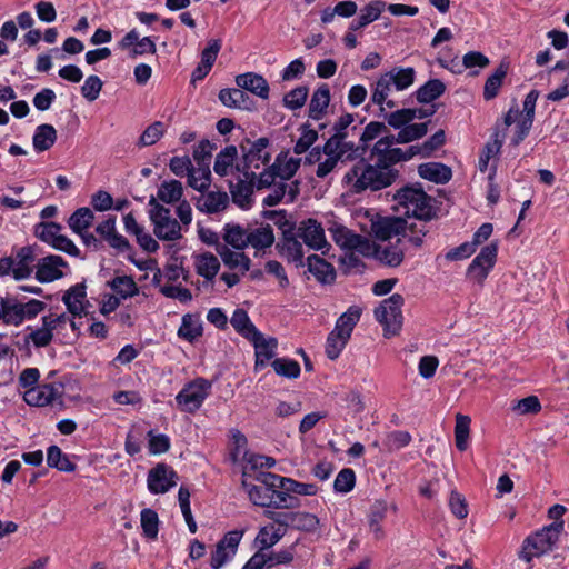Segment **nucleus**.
<instances>
[{"instance_id": "57", "label": "nucleus", "mask_w": 569, "mask_h": 569, "mask_svg": "<svg viewBox=\"0 0 569 569\" xmlns=\"http://www.w3.org/2000/svg\"><path fill=\"white\" fill-rule=\"evenodd\" d=\"M503 140L499 137V133L496 132L493 134L492 141H489L483 147L481 154L479 157V170L485 172L488 169V163L491 158L496 157L502 147Z\"/></svg>"}, {"instance_id": "19", "label": "nucleus", "mask_w": 569, "mask_h": 569, "mask_svg": "<svg viewBox=\"0 0 569 569\" xmlns=\"http://www.w3.org/2000/svg\"><path fill=\"white\" fill-rule=\"evenodd\" d=\"M59 396V388L51 383H44L28 389L24 392L23 399L30 406L44 407L52 403V401Z\"/></svg>"}, {"instance_id": "50", "label": "nucleus", "mask_w": 569, "mask_h": 569, "mask_svg": "<svg viewBox=\"0 0 569 569\" xmlns=\"http://www.w3.org/2000/svg\"><path fill=\"white\" fill-rule=\"evenodd\" d=\"M428 220H416L413 222L407 221V228L401 232V237L415 248H420L423 243V237L428 233L426 222Z\"/></svg>"}, {"instance_id": "24", "label": "nucleus", "mask_w": 569, "mask_h": 569, "mask_svg": "<svg viewBox=\"0 0 569 569\" xmlns=\"http://www.w3.org/2000/svg\"><path fill=\"white\" fill-rule=\"evenodd\" d=\"M309 272L321 283H331L336 279V271L331 263L327 262L317 254L307 258Z\"/></svg>"}, {"instance_id": "33", "label": "nucleus", "mask_w": 569, "mask_h": 569, "mask_svg": "<svg viewBox=\"0 0 569 569\" xmlns=\"http://www.w3.org/2000/svg\"><path fill=\"white\" fill-rule=\"evenodd\" d=\"M260 557L263 560V565L266 569H271L278 565H289L293 561L295 558V547L291 546L286 549H281L279 551H273L272 549L258 550Z\"/></svg>"}, {"instance_id": "2", "label": "nucleus", "mask_w": 569, "mask_h": 569, "mask_svg": "<svg viewBox=\"0 0 569 569\" xmlns=\"http://www.w3.org/2000/svg\"><path fill=\"white\" fill-rule=\"evenodd\" d=\"M360 317L361 309L357 306H352L338 318L326 342V355L329 359L335 360L339 357L350 339L353 328L360 320Z\"/></svg>"}, {"instance_id": "45", "label": "nucleus", "mask_w": 569, "mask_h": 569, "mask_svg": "<svg viewBox=\"0 0 569 569\" xmlns=\"http://www.w3.org/2000/svg\"><path fill=\"white\" fill-rule=\"evenodd\" d=\"M47 463L49 467L63 472H72L76 470V465L70 461L68 456L63 453L58 446L54 445L48 448Z\"/></svg>"}, {"instance_id": "34", "label": "nucleus", "mask_w": 569, "mask_h": 569, "mask_svg": "<svg viewBox=\"0 0 569 569\" xmlns=\"http://www.w3.org/2000/svg\"><path fill=\"white\" fill-rule=\"evenodd\" d=\"M269 143H270L269 139L266 137H262V138H259L256 141H253L248 150H246L244 147L241 146V148L244 152L243 158H244L247 169L250 168V163L253 160H259L263 164H267L270 161L271 156L269 152L266 151Z\"/></svg>"}, {"instance_id": "32", "label": "nucleus", "mask_w": 569, "mask_h": 569, "mask_svg": "<svg viewBox=\"0 0 569 569\" xmlns=\"http://www.w3.org/2000/svg\"><path fill=\"white\" fill-rule=\"evenodd\" d=\"M229 198L226 192H208L206 196L199 198L197 208L207 213H216L224 210L228 207Z\"/></svg>"}, {"instance_id": "26", "label": "nucleus", "mask_w": 569, "mask_h": 569, "mask_svg": "<svg viewBox=\"0 0 569 569\" xmlns=\"http://www.w3.org/2000/svg\"><path fill=\"white\" fill-rule=\"evenodd\" d=\"M330 102V89L329 86L322 83L318 87V89L312 93L310 103H309V117L313 120H320L329 106Z\"/></svg>"}, {"instance_id": "8", "label": "nucleus", "mask_w": 569, "mask_h": 569, "mask_svg": "<svg viewBox=\"0 0 569 569\" xmlns=\"http://www.w3.org/2000/svg\"><path fill=\"white\" fill-rule=\"evenodd\" d=\"M348 134L333 133L323 144V154H336L343 162L352 161L357 158H362L367 151V146L360 142L356 144L347 140Z\"/></svg>"}, {"instance_id": "25", "label": "nucleus", "mask_w": 569, "mask_h": 569, "mask_svg": "<svg viewBox=\"0 0 569 569\" xmlns=\"http://www.w3.org/2000/svg\"><path fill=\"white\" fill-rule=\"evenodd\" d=\"M418 173L421 178L435 183H446L451 177V169L440 162L422 163L418 167Z\"/></svg>"}, {"instance_id": "1", "label": "nucleus", "mask_w": 569, "mask_h": 569, "mask_svg": "<svg viewBox=\"0 0 569 569\" xmlns=\"http://www.w3.org/2000/svg\"><path fill=\"white\" fill-rule=\"evenodd\" d=\"M403 161L402 149L393 148L373 164L360 159L343 176V183L353 193L365 190L378 191L391 186L399 176V171L392 168L393 164Z\"/></svg>"}, {"instance_id": "4", "label": "nucleus", "mask_w": 569, "mask_h": 569, "mask_svg": "<svg viewBox=\"0 0 569 569\" xmlns=\"http://www.w3.org/2000/svg\"><path fill=\"white\" fill-rule=\"evenodd\" d=\"M563 530V521L552 522L526 538L520 551V558L529 562L535 557L552 550Z\"/></svg>"}, {"instance_id": "13", "label": "nucleus", "mask_w": 569, "mask_h": 569, "mask_svg": "<svg viewBox=\"0 0 569 569\" xmlns=\"http://www.w3.org/2000/svg\"><path fill=\"white\" fill-rule=\"evenodd\" d=\"M276 248L281 257L295 263L297 268L305 266L302 243L296 232L284 230Z\"/></svg>"}, {"instance_id": "43", "label": "nucleus", "mask_w": 569, "mask_h": 569, "mask_svg": "<svg viewBox=\"0 0 569 569\" xmlns=\"http://www.w3.org/2000/svg\"><path fill=\"white\" fill-rule=\"evenodd\" d=\"M196 268L201 277L212 280L220 269V262L214 254L206 252L196 258Z\"/></svg>"}, {"instance_id": "63", "label": "nucleus", "mask_w": 569, "mask_h": 569, "mask_svg": "<svg viewBox=\"0 0 569 569\" xmlns=\"http://www.w3.org/2000/svg\"><path fill=\"white\" fill-rule=\"evenodd\" d=\"M390 77L382 74L376 82V86L371 94V101L380 106L381 111H383L382 104L385 103L391 90L392 83L390 82Z\"/></svg>"}, {"instance_id": "35", "label": "nucleus", "mask_w": 569, "mask_h": 569, "mask_svg": "<svg viewBox=\"0 0 569 569\" xmlns=\"http://www.w3.org/2000/svg\"><path fill=\"white\" fill-rule=\"evenodd\" d=\"M283 538V529L276 528L274 523H269L259 529V532L256 537V545L258 546V550H267L271 549L274 545H277Z\"/></svg>"}, {"instance_id": "3", "label": "nucleus", "mask_w": 569, "mask_h": 569, "mask_svg": "<svg viewBox=\"0 0 569 569\" xmlns=\"http://www.w3.org/2000/svg\"><path fill=\"white\" fill-rule=\"evenodd\" d=\"M395 200L405 210L407 217H413L416 220H431L436 216L431 197L420 188L405 187L395 194Z\"/></svg>"}, {"instance_id": "61", "label": "nucleus", "mask_w": 569, "mask_h": 569, "mask_svg": "<svg viewBox=\"0 0 569 569\" xmlns=\"http://www.w3.org/2000/svg\"><path fill=\"white\" fill-rule=\"evenodd\" d=\"M277 375L286 378H297L300 375V366L296 360L278 358L271 363Z\"/></svg>"}, {"instance_id": "12", "label": "nucleus", "mask_w": 569, "mask_h": 569, "mask_svg": "<svg viewBox=\"0 0 569 569\" xmlns=\"http://www.w3.org/2000/svg\"><path fill=\"white\" fill-rule=\"evenodd\" d=\"M178 475L169 466L158 463L148 473V489L154 495L166 493L177 485Z\"/></svg>"}, {"instance_id": "58", "label": "nucleus", "mask_w": 569, "mask_h": 569, "mask_svg": "<svg viewBox=\"0 0 569 569\" xmlns=\"http://www.w3.org/2000/svg\"><path fill=\"white\" fill-rule=\"evenodd\" d=\"M166 131L164 123L161 121H156L148 126L139 138L138 146L139 147H148L158 142Z\"/></svg>"}, {"instance_id": "27", "label": "nucleus", "mask_w": 569, "mask_h": 569, "mask_svg": "<svg viewBox=\"0 0 569 569\" xmlns=\"http://www.w3.org/2000/svg\"><path fill=\"white\" fill-rule=\"evenodd\" d=\"M509 70V62L501 61L500 64L496 68V70L490 74L483 87V99L486 101H490L496 98L499 93V90L503 83V79L506 78Z\"/></svg>"}, {"instance_id": "38", "label": "nucleus", "mask_w": 569, "mask_h": 569, "mask_svg": "<svg viewBox=\"0 0 569 569\" xmlns=\"http://www.w3.org/2000/svg\"><path fill=\"white\" fill-rule=\"evenodd\" d=\"M238 157V150L234 146H227L216 157L213 164L214 172L220 177L229 174Z\"/></svg>"}, {"instance_id": "49", "label": "nucleus", "mask_w": 569, "mask_h": 569, "mask_svg": "<svg viewBox=\"0 0 569 569\" xmlns=\"http://www.w3.org/2000/svg\"><path fill=\"white\" fill-rule=\"evenodd\" d=\"M300 162L301 159L299 158H287L286 156L279 154L272 167L279 178L290 180L298 171Z\"/></svg>"}, {"instance_id": "64", "label": "nucleus", "mask_w": 569, "mask_h": 569, "mask_svg": "<svg viewBox=\"0 0 569 569\" xmlns=\"http://www.w3.org/2000/svg\"><path fill=\"white\" fill-rule=\"evenodd\" d=\"M356 483V473L350 468H345L337 475L333 488L337 492L347 493L351 491Z\"/></svg>"}, {"instance_id": "6", "label": "nucleus", "mask_w": 569, "mask_h": 569, "mask_svg": "<svg viewBox=\"0 0 569 569\" xmlns=\"http://www.w3.org/2000/svg\"><path fill=\"white\" fill-rule=\"evenodd\" d=\"M405 299L400 293H393L385 299L375 310V317L385 328V336L396 335L402 325L401 307Z\"/></svg>"}, {"instance_id": "9", "label": "nucleus", "mask_w": 569, "mask_h": 569, "mask_svg": "<svg viewBox=\"0 0 569 569\" xmlns=\"http://www.w3.org/2000/svg\"><path fill=\"white\" fill-rule=\"evenodd\" d=\"M498 253L497 243L483 247L467 269V278L482 286L490 270L493 268Z\"/></svg>"}, {"instance_id": "53", "label": "nucleus", "mask_w": 569, "mask_h": 569, "mask_svg": "<svg viewBox=\"0 0 569 569\" xmlns=\"http://www.w3.org/2000/svg\"><path fill=\"white\" fill-rule=\"evenodd\" d=\"M385 74L391 78L390 82L396 87L397 90H405L413 83L416 71L411 67L393 68Z\"/></svg>"}, {"instance_id": "17", "label": "nucleus", "mask_w": 569, "mask_h": 569, "mask_svg": "<svg viewBox=\"0 0 569 569\" xmlns=\"http://www.w3.org/2000/svg\"><path fill=\"white\" fill-rule=\"evenodd\" d=\"M407 228V220L401 217H386L375 221L371 226L373 236L381 241L401 236Z\"/></svg>"}, {"instance_id": "59", "label": "nucleus", "mask_w": 569, "mask_h": 569, "mask_svg": "<svg viewBox=\"0 0 569 569\" xmlns=\"http://www.w3.org/2000/svg\"><path fill=\"white\" fill-rule=\"evenodd\" d=\"M271 502L269 507L276 509H291L299 506V500L292 497L289 491L283 489H271Z\"/></svg>"}, {"instance_id": "42", "label": "nucleus", "mask_w": 569, "mask_h": 569, "mask_svg": "<svg viewBox=\"0 0 569 569\" xmlns=\"http://www.w3.org/2000/svg\"><path fill=\"white\" fill-rule=\"evenodd\" d=\"M94 220L93 211L88 207L77 209L69 218L68 226L77 234L91 227Z\"/></svg>"}, {"instance_id": "28", "label": "nucleus", "mask_w": 569, "mask_h": 569, "mask_svg": "<svg viewBox=\"0 0 569 569\" xmlns=\"http://www.w3.org/2000/svg\"><path fill=\"white\" fill-rule=\"evenodd\" d=\"M219 100L228 108L244 109L251 108V99L241 88L222 89L219 92Z\"/></svg>"}, {"instance_id": "48", "label": "nucleus", "mask_w": 569, "mask_h": 569, "mask_svg": "<svg viewBox=\"0 0 569 569\" xmlns=\"http://www.w3.org/2000/svg\"><path fill=\"white\" fill-rule=\"evenodd\" d=\"M183 194V186L178 180L162 182L157 192V197L164 203H173L180 201Z\"/></svg>"}, {"instance_id": "54", "label": "nucleus", "mask_w": 569, "mask_h": 569, "mask_svg": "<svg viewBox=\"0 0 569 569\" xmlns=\"http://www.w3.org/2000/svg\"><path fill=\"white\" fill-rule=\"evenodd\" d=\"M429 122L408 123L397 134V143H409L427 134Z\"/></svg>"}, {"instance_id": "56", "label": "nucleus", "mask_w": 569, "mask_h": 569, "mask_svg": "<svg viewBox=\"0 0 569 569\" xmlns=\"http://www.w3.org/2000/svg\"><path fill=\"white\" fill-rule=\"evenodd\" d=\"M242 486L246 489L250 500L261 507H269L271 502V489L268 487H261L257 485L248 483L246 480L242 481Z\"/></svg>"}, {"instance_id": "16", "label": "nucleus", "mask_w": 569, "mask_h": 569, "mask_svg": "<svg viewBox=\"0 0 569 569\" xmlns=\"http://www.w3.org/2000/svg\"><path fill=\"white\" fill-rule=\"evenodd\" d=\"M243 176L244 178L239 179L236 183L230 182L229 188L233 202L244 209L252 203L256 173L247 170Z\"/></svg>"}, {"instance_id": "14", "label": "nucleus", "mask_w": 569, "mask_h": 569, "mask_svg": "<svg viewBox=\"0 0 569 569\" xmlns=\"http://www.w3.org/2000/svg\"><path fill=\"white\" fill-rule=\"evenodd\" d=\"M36 267V279L46 283L62 278L64 276L62 268H67L68 263L62 257L50 254L39 259Z\"/></svg>"}, {"instance_id": "46", "label": "nucleus", "mask_w": 569, "mask_h": 569, "mask_svg": "<svg viewBox=\"0 0 569 569\" xmlns=\"http://www.w3.org/2000/svg\"><path fill=\"white\" fill-rule=\"evenodd\" d=\"M223 231L224 244H229L237 250L247 248L246 237H248V229L242 228L240 224L227 223Z\"/></svg>"}, {"instance_id": "30", "label": "nucleus", "mask_w": 569, "mask_h": 569, "mask_svg": "<svg viewBox=\"0 0 569 569\" xmlns=\"http://www.w3.org/2000/svg\"><path fill=\"white\" fill-rule=\"evenodd\" d=\"M57 140V130L52 124L43 123L36 128L32 146L37 152L49 150Z\"/></svg>"}, {"instance_id": "39", "label": "nucleus", "mask_w": 569, "mask_h": 569, "mask_svg": "<svg viewBox=\"0 0 569 569\" xmlns=\"http://www.w3.org/2000/svg\"><path fill=\"white\" fill-rule=\"evenodd\" d=\"M178 336L189 342H193L202 336V323L199 317L187 313L182 317L181 326L178 330Z\"/></svg>"}, {"instance_id": "15", "label": "nucleus", "mask_w": 569, "mask_h": 569, "mask_svg": "<svg viewBox=\"0 0 569 569\" xmlns=\"http://www.w3.org/2000/svg\"><path fill=\"white\" fill-rule=\"evenodd\" d=\"M117 218L110 216L96 227V232L112 248L119 252L131 250V244L127 238L120 234L116 228Z\"/></svg>"}, {"instance_id": "40", "label": "nucleus", "mask_w": 569, "mask_h": 569, "mask_svg": "<svg viewBox=\"0 0 569 569\" xmlns=\"http://www.w3.org/2000/svg\"><path fill=\"white\" fill-rule=\"evenodd\" d=\"M445 91L446 86L441 80L431 79L416 91V98L420 103H429L442 96Z\"/></svg>"}, {"instance_id": "21", "label": "nucleus", "mask_w": 569, "mask_h": 569, "mask_svg": "<svg viewBox=\"0 0 569 569\" xmlns=\"http://www.w3.org/2000/svg\"><path fill=\"white\" fill-rule=\"evenodd\" d=\"M36 248L26 246L17 251L14 259L13 278L16 280L27 279L32 273V263L36 261Z\"/></svg>"}, {"instance_id": "31", "label": "nucleus", "mask_w": 569, "mask_h": 569, "mask_svg": "<svg viewBox=\"0 0 569 569\" xmlns=\"http://www.w3.org/2000/svg\"><path fill=\"white\" fill-rule=\"evenodd\" d=\"M217 252L230 269L241 268L243 272L250 269L251 261L243 252L232 251L223 243L217 246Z\"/></svg>"}, {"instance_id": "41", "label": "nucleus", "mask_w": 569, "mask_h": 569, "mask_svg": "<svg viewBox=\"0 0 569 569\" xmlns=\"http://www.w3.org/2000/svg\"><path fill=\"white\" fill-rule=\"evenodd\" d=\"M188 184L200 192L208 190L211 184L210 163H203L197 168L192 167L191 174H189Z\"/></svg>"}, {"instance_id": "5", "label": "nucleus", "mask_w": 569, "mask_h": 569, "mask_svg": "<svg viewBox=\"0 0 569 569\" xmlns=\"http://www.w3.org/2000/svg\"><path fill=\"white\" fill-rule=\"evenodd\" d=\"M149 204L153 208L150 210V220L153 223V232L160 240L174 241L182 237L180 223L171 217L169 208L157 202L156 198H151Z\"/></svg>"}, {"instance_id": "44", "label": "nucleus", "mask_w": 569, "mask_h": 569, "mask_svg": "<svg viewBox=\"0 0 569 569\" xmlns=\"http://www.w3.org/2000/svg\"><path fill=\"white\" fill-rule=\"evenodd\" d=\"M319 525L320 520L313 513L303 511H292L291 513L290 528L292 529L313 532L318 529Z\"/></svg>"}, {"instance_id": "37", "label": "nucleus", "mask_w": 569, "mask_h": 569, "mask_svg": "<svg viewBox=\"0 0 569 569\" xmlns=\"http://www.w3.org/2000/svg\"><path fill=\"white\" fill-rule=\"evenodd\" d=\"M230 323L233 327V329L247 340L250 339L252 336H258L259 330L251 322L247 311L243 309L239 308L234 310L230 319Z\"/></svg>"}, {"instance_id": "60", "label": "nucleus", "mask_w": 569, "mask_h": 569, "mask_svg": "<svg viewBox=\"0 0 569 569\" xmlns=\"http://www.w3.org/2000/svg\"><path fill=\"white\" fill-rule=\"evenodd\" d=\"M62 227L57 222H40L34 228L36 236L43 242L52 246Z\"/></svg>"}, {"instance_id": "23", "label": "nucleus", "mask_w": 569, "mask_h": 569, "mask_svg": "<svg viewBox=\"0 0 569 569\" xmlns=\"http://www.w3.org/2000/svg\"><path fill=\"white\" fill-rule=\"evenodd\" d=\"M86 297L84 283H77L64 292L62 301L71 315L81 317L84 313Z\"/></svg>"}, {"instance_id": "47", "label": "nucleus", "mask_w": 569, "mask_h": 569, "mask_svg": "<svg viewBox=\"0 0 569 569\" xmlns=\"http://www.w3.org/2000/svg\"><path fill=\"white\" fill-rule=\"evenodd\" d=\"M387 510L388 505L383 500L376 501L370 508L369 527L376 539H381L383 537V530L380 523L385 519Z\"/></svg>"}, {"instance_id": "20", "label": "nucleus", "mask_w": 569, "mask_h": 569, "mask_svg": "<svg viewBox=\"0 0 569 569\" xmlns=\"http://www.w3.org/2000/svg\"><path fill=\"white\" fill-rule=\"evenodd\" d=\"M236 83L239 88L250 91L261 99H268L269 84L268 81L260 74L254 72H247L236 77Z\"/></svg>"}, {"instance_id": "18", "label": "nucleus", "mask_w": 569, "mask_h": 569, "mask_svg": "<svg viewBox=\"0 0 569 569\" xmlns=\"http://www.w3.org/2000/svg\"><path fill=\"white\" fill-rule=\"evenodd\" d=\"M46 308V303L32 299L28 302H20L16 297L12 296V326H20L26 319L36 318Z\"/></svg>"}, {"instance_id": "10", "label": "nucleus", "mask_w": 569, "mask_h": 569, "mask_svg": "<svg viewBox=\"0 0 569 569\" xmlns=\"http://www.w3.org/2000/svg\"><path fill=\"white\" fill-rule=\"evenodd\" d=\"M331 236L336 244L347 250H357L362 254H369L371 251L370 241L341 224H333L330 229Z\"/></svg>"}, {"instance_id": "36", "label": "nucleus", "mask_w": 569, "mask_h": 569, "mask_svg": "<svg viewBox=\"0 0 569 569\" xmlns=\"http://www.w3.org/2000/svg\"><path fill=\"white\" fill-rule=\"evenodd\" d=\"M371 250L376 259L389 267H398L403 261V250L398 246H375Z\"/></svg>"}, {"instance_id": "29", "label": "nucleus", "mask_w": 569, "mask_h": 569, "mask_svg": "<svg viewBox=\"0 0 569 569\" xmlns=\"http://www.w3.org/2000/svg\"><path fill=\"white\" fill-rule=\"evenodd\" d=\"M246 241L247 247L251 246L257 250L269 248L274 242L273 229L270 224L248 229V237H246Z\"/></svg>"}, {"instance_id": "51", "label": "nucleus", "mask_w": 569, "mask_h": 569, "mask_svg": "<svg viewBox=\"0 0 569 569\" xmlns=\"http://www.w3.org/2000/svg\"><path fill=\"white\" fill-rule=\"evenodd\" d=\"M109 286L122 299L131 298L139 292L137 283L130 276H118L109 282Z\"/></svg>"}, {"instance_id": "7", "label": "nucleus", "mask_w": 569, "mask_h": 569, "mask_svg": "<svg viewBox=\"0 0 569 569\" xmlns=\"http://www.w3.org/2000/svg\"><path fill=\"white\" fill-rule=\"evenodd\" d=\"M211 382L204 378H197L187 383L176 396V401L182 411L193 413L209 396Z\"/></svg>"}, {"instance_id": "52", "label": "nucleus", "mask_w": 569, "mask_h": 569, "mask_svg": "<svg viewBox=\"0 0 569 569\" xmlns=\"http://www.w3.org/2000/svg\"><path fill=\"white\" fill-rule=\"evenodd\" d=\"M471 419L469 416L457 413L455 426L456 447L459 451L468 448Z\"/></svg>"}, {"instance_id": "22", "label": "nucleus", "mask_w": 569, "mask_h": 569, "mask_svg": "<svg viewBox=\"0 0 569 569\" xmlns=\"http://www.w3.org/2000/svg\"><path fill=\"white\" fill-rule=\"evenodd\" d=\"M254 346L256 350V368L264 367L266 363L274 356L278 341L276 338H266L260 331L258 336L248 339Z\"/></svg>"}, {"instance_id": "11", "label": "nucleus", "mask_w": 569, "mask_h": 569, "mask_svg": "<svg viewBox=\"0 0 569 569\" xmlns=\"http://www.w3.org/2000/svg\"><path fill=\"white\" fill-rule=\"evenodd\" d=\"M296 233L309 249L318 251L330 247L326 240L322 226L315 219L301 221L296 229ZM322 252L325 253V251Z\"/></svg>"}, {"instance_id": "55", "label": "nucleus", "mask_w": 569, "mask_h": 569, "mask_svg": "<svg viewBox=\"0 0 569 569\" xmlns=\"http://www.w3.org/2000/svg\"><path fill=\"white\" fill-rule=\"evenodd\" d=\"M140 522L143 535L148 539H156L159 532V517L152 509L146 508L141 511Z\"/></svg>"}, {"instance_id": "62", "label": "nucleus", "mask_w": 569, "mask_h": 569, "mask_svg": "<svg viewBox=\"0 0 569 569\" xmlns=\"http://www.w3.org/2000/svg\"><path fill=\"white\" fill-rule=\"evenodd\" d=\"M309 89L306 86H300L289 91L283 97V104L290 110H297L305 106L308 98Z\"/></svg>"}]
</instances>
